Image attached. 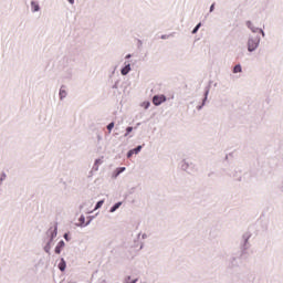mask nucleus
Listing matches in <instances>:
<instances>
[{
	"instance_id": "nucleus-1",
	"label": "nucleus",
	"mask_w": 283,
	"mask_h": 283,
	"mask_svg": "<svg viewBox=\"0 0 283 283\" xmlns=\"http://www.w3.org/2000/svg\"><path fill=\"white\" fill-rule=\"evenodd\" d=\"M165 101H167V97L165 95H155L153 97V103L158 106V105H163V103H165Z\"/></svg>"
},
{
	"instance_id": "nucleus-2",
	"label": "nucleus",
	"mask_w": 283,
	"mask_h": 283,
	"mask_svg": "<svg viewBox=\"0 0 283 283\" xmlns=\"http://www.w3.org/2000/svg\"><path fill=\"white\" fill-rule=\"evenodd\" d=\"M258 48V40L250 39L248 41V50L249 52H253Z\"/></svg>"
},
{
	"instance_id": "nucleus-3",
	"label": "nucleus",
	"mask_w": 283,
	"mask_h": 283,
	"mask_svg": "<svg viewBox=\"0 0 283 283\" xmlns=\"http://www.w3.org/2000/svg\"><path fill=\"white\" fill-rule=\"evenodd\" d=\"M129 72H132V66L129 64H127L124 69H122L123 76H127Z\"/></svg>"
},
{
	"instance_id": "nucleus-4",
	"label": "nucleus",
	"mask_w": 283,
	"mask_h": 283,
	"mask_svg": "<svg viewBox=\"0 0 283 283\" xmlns=\"http://www.w3.org/2000/svg\"><path fill=\"white\" fill-rule=\"evenodd\" d=\"M65 247V242H63V241H60L59 243H57V245L55 247V253H61V249H63Z\"/></svg>"
},
{
	"instance_id": "nucleus-5",
	"label": "nucleus",
	"mask_w": 283,
	"mask_h": 283,
	"mask_svg": "<svg viewBox=\"0 0 283 283\" xmlns=\"http://www.w3.org/2000/svg\"><path fill=\"white\" fill-rule=\"evenodd\" d=\"M59 269L60 271H65L66 269L65 259H61V262L59 263Z\"/></svg>"
},
{
	"instance_id": "nucleus-6",
	"label": "nucleus",
	"mask_w": 283,
	"mask_h": 283,
	"mask_svg": "<svg viewBox=\"0 0 283 283\" xmlns=\"http://www.w3.org/2000/svg\"><path fill=\"white\" fill-rule=\"evenodd\" d=\"M233 72H234V74L242 72V66L240 64L235 65L233 69Z\"/></svg>"
},
{
	"instance_id": "nucleus-7",
	"label": "nucleus",
	"mask_w": 283,
	"mask_h": 283,
	"mask_svg": "<svg viewBox=\"0 0 283 283\" xmlns=\"http://www.w3.org/2000/svg\"><path fill=\"white\" fill-rule=\"evenodd\" d=\"M67 96V93L65 92V90L61 88L60 90V98H65Z\"/></svg>"
},
{
	"instance_id": "nucleus-8",
	"label": "nucleus",
	"mask_w": 283,
	"mask_h": 283,
	"mask_svg": "<svg viewBox=\"0 0 283 283\" xmlns=\"http://www.w3.org/2000/svg\"><path fill=\"white\" fill-rule=\"evenodd\" d=\"M201 25H202V23L197 24L196 28L192 30V34H196V32H198V30H200Z\"/></svg>"
},
{
	"instance_id": "nucleus-9",
	"label": "nucleus",
	"mask_w": 283,
	"mask_h": 283,
	"mask_svg": "<svg viewBox=\"0 0 283 283\" xmlns=\"http://www.w3.org/2000/svg\"><path fill=\"white\" fill-rule=\"evenodd\" d=\"M120 205H122V202L116 203V205L111 209V211H112V212L116 211V209H118V208L120 207Z\"/></svg>"
},
{
	"instance_id": "nucleus-10",
	"label": "nucleus",
	"mask_w": 283,
	"mask_h": 283,
	"mask_svg": "<svg viewBox=\"0 0 283 283\" xmlns=\"http://www.w3.org/2000/svg\"><path fill=\"white\" fill-rule=\"evenodd\" d=\"M126 132L127 133L125 134V136H127L128 134H132V132H134V128L132 126H129L126 128Z\"/></svg>"
},
{
	"instance_id": "nucleus-11",
	"label": "nucleus",
	"mask_w": 283,
	"mask_h": 283,
	"mask_svg": "<svg viewBox=\"0 0 283 283\" xmlns=\"http://www.w3.org/2000/svg\"><path fill=\"white\" fill-rule=\"evenodd\" d=\"M143 149V146H137L135 149H133L134 154H138Z\"/></svg>"
},
{
	"instance_id": "nucleus-12",
	"label": "nucleus",
	"mask_w": 283,
	"mask_h": 283,
	"mask_svg": "<svg viewBox=\"0 0 283 283\" xmlns=\"http://www.w3.org/2000/svg\"><path fill=\"white\" fill-rule=\"evenodd\" d=\"M107 129L108 132H112V129H114V122L107 125Z\"/></svg>"
},
{
	"instance_id": "nucleus-13",
	"label": "nucleus",
	"mask_w": 283,
	"mask_h": 283,
	"mask_svg": "<svg viewBox=\"0 0 283 283\" xmlns=\"http://www.w3.org/2000/svg\"><path fill=\"white\" fill-rule=\"evenodd\" d=\"M103 200L102 201H98L97 203H96V207H95V209H101V207H103Z\"/></svg>"
},
{
	"instance_id": "nucleus-14",
	"label": "nucleus",
	"mask_w": 283,
	"mask_h": 283,
	"mask_svg": "<svg viewBox=\"0 0 283 283\" xmlns=\"http://www.w3.org/2000/svg\"><path fill=\"white\" fill-rule=\"evenodd\" d=\"M123 171H125V167L118 168L117 176L123 174Z\"/></svg>"
},
{
	"instance_id": "nucleus-15",
	"label": "nucleus",
	"mask_w": 283,
	"mask_h": 283,
	"mask_svg": "<svg viewBox=\"0 0 283 283\" xmlns=\"http://www.w3.org/2000/svg\"><path fill=\"white\" fill-rule=\"evenodd\" d=\"M33 8H34V12H39V4H34L32 3Z\"/></svg>"
},
{
	"instance_id": "nucleus-16",
	"label": "nucleus",
	"mask_w": 283,
	"mask_h": 283,
	"mask_svg": "<svg viewBox=\"0 0 283 283\" xmlns=\"http://www.w3.org/2000/svg\"><path fill=\"white\" fill-rule=\"evenodd\" d=\"M127 156H128V158H132V156H134V150H129Z\"/></svg>"
},
{
	"instance_id": "nucleus-17",
	"label": "nucleus",
	"mask_w": 283,
	"mask_h": 283,
	"mask_svg": "<svg viewBox=\"0 0 283 283\" xmlns=\"http://www.w3.org/2000/svg\"><path fill=\"white\" fill-rule=\"evenodd\" d=\"M127 156H128V158H132V156H134V150H129Z\"/></svg>"
},
{
	"instance_id": "nucleus-18",
	"label": "nucleus",
	"mask_w": 283,
	"mask_h": 283,
	"mask_svg": "<svg viewBox=\"0 0 283 283\" xmlns=\"http://www.w3.org/2000/svg\"><path fill=\"white\" fill-rule=\"evenodd\" d=\"M144 107H145V109H148V107H149V102H147Z\"/></svg>"
},
{
	"instance_id": "nucleus-19",
	"label": "nucleus",
	"mask_w": 283,
	"mask_h": 283,
	"mask_svg": "<svg viewBox=\"0 0 283 283\" xmlns=\"http://www.w3.org/2000/svg\"><path fill=\"white\" fill-rule=\"evenodd\" d=\"M247 25H248V28L251 29V21H248V22H247Z\"/></svg>"
},
{
	"instance_id": "nucleus-20",
	"label": "nucleus",
	"mask_w": 283,
	"mask_h": 283,
	"mask_svg": "<svg viewBox=\"0 0 283 283\" xmlns=\"http://www.w3.org/2000/svg\"><path fill=\"white\" fill-rule=\"evenodd\" d=\"M214 4L210 7V12H213Z\"/></svg>"
},
{
	"instance_id": "nucleus-21",
	"label": "nucleus",
	"mask_w": 283,
	"mask_h": 283,
	"mask_svg": "<svg viewBox=\"0 0 283 283\" xmlns=\"http://www.w3.org/2000/svg\"><path fill=\"white\" fill-rule=\"evenodd\" d=\"M69 3H72V4H74V0H69Z\"/></svg>"
},
{
	"instance_id": "nucleus-22",
	"label": "nucleus",
	"mask_w": 283,
	"mask_h": 283,
	"mask_svg": "<svg viewBox=\"0 0 283 283\" xmlns=\"http://www.w3.org/2000/svg\"><path fill=\"white\" fill-rule=\"evenodd\" d=\"M126 59H132V55L130 54L126 55Z\"/></svg>"
},
{
	"instance_id": "nucleus-23",
	"label": "nucleus",
	"mask_w": 283,
	"mask_h": 283,
	"mask_svg": "<svg viewBox=\"0 0 283 283\" xmlns=\"http://www.w3.org/2000/svg\"><path fill=\"white\" fill-rule=\"evenodd\" d=\"M64 238L67 239V234H65Z\"/></svg>"
}]
</instances>
